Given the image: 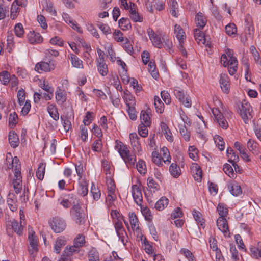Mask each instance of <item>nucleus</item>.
<instances>
[{
	"instance_id": "f257e3e1",
	"label": "nucleus",
	"mask_w": 261,
	"mask_h": 261,
	"mask_svg": "<svg viewBox=\"0 0 261 261\" xmlns=\"http://www.w3.org/2000/svg\"><path fill=\"white\" fill-rule=\"evenodd\" d=\"M147 33L152 44L155 47L161 48L164 46L167 49H170L172 47V42L166 35L164 34L161 37L151 28H148L147 30Z\"/></svg>"
},
{
	"instance_id": "8fccbe9b",
	"label": "nucleus",
	"mask_w": 261,
	"mask_h": 261,
	"mask_svg": "<svg viewBox=\"0 0 261 261\" xmlns=\"http://www.w3.org/2000/svg\"><path fill=\"white\" fill-rule=\"evenodd\" d=\"M226 33L229 36L235 35L237 34V29L234 23H229L225 27Z\"/></svg>"
},
{
	"instance_id": "5fc2aeb1",
	"label": "nucleus",
	"mask_w": 261,
	"mask_h": 261,
	"mask_svg": "<svg viewBox=\"0 0 261 261\" xmlns=\"http://www.w3.org/2000/svg\"><path fill=\"white\" fill-rule=\"evenodd\" d=\"M152 160L153 162L158 166H161L163 165L162 164V157H161L159 153L156 151H153L152 153Z\"/></svg>"
},
{
	"instance_id": "f3484780",
	"label": "nucleus",
	"mask_w": 261,
	"mask_h": 261,
	"mask_svg": "<svg viewBox=\"0 0 261 261\" xmlns=\"http://www.w3.org/2000/svg\"><path fill=\"white\" fill-rule=\"evenodd\" d=\"M28 41L31 43H40L43 41V38L39 33L34 31L30 32L27 34Z\"/></svg>"
},
{
	"instance_id": "0e129e2a",
	"label": "nucleus",
	"mask_w": 261,
	"mask_h": 261,
	"mask_svg": "<svg viewBox=\"0 0 261 261\" xmlns=\"http://www.w3.org/2000/svg\"><path fill=\"white\" fill-rule=\"evenodd\" d=\"M124 41L125 43L123 44L124 49L128 54L132 55L134 53L132 44H131L129 40L127 38H126Z\"/></svg>"
},
{
	"instance_id": "0eeeda50",
	"label": "nucleus",
	"mask_w": 261,
	"mask_h": 261,
	"mask_svg": "<svg viewBox=\"0 0 261 261\" xmlns=\"http://www.w3.org/2000/svg\"><path fill=\"white\" fill-rule=\"evenodd\" d=\"M212 112L219 126L224 129H226L228 127V122L219 110L217 108H213Z\"/></svg>"
},
{
	"instance_id": "f8f14e48",
	"label": "nucleus",
	"mask_w": 261,
	"mask_h": 261,
	"mask_svg": "<svg viewBox=\"0 0 261 261\" xmlns=\"http://www.w3.org/2000/svg\"><path fill=\"white\" fill-rule=\"evenodd\" d=\"M67 242V239L65 236H61L58 237L54 244V251L57 253L59 254L62 248L66 244Z\"/></svg>"
},
{
	"instance_id": "6e6d98bb",
	"label": "nucleus",
	"mask_w": 261,
	"mask_h": 261,
	"mask_svg": "<svg viewBox=\"0 0 261 261\" xmlns=\"http://www.w3.org/2000/svg\"><path fill=\"white\" fill-rule=\"evenodd\" d=\"M179 132L185 141H189L190 140V133L185 125H181L179 127Z\"/></svg>"
},
{
	"instance_id": "bf43d9fd",
	"label": "nucleus",
	"mask_w": 261,
	"mask_h": 261,
	"mask_svg": "<svg viewBox=\"0 0 261 261\" xmlns=\"http://www.w3.org/2000/svg\"><path fill=\"white\" fill-rule=\"evenodd\" d=\"M214 140L220 150H223L225 148V143L223 139L218 135H216L214 137Z\"/></svg>"
},
{
	"instance_id": "de8ad7c7",
	"label": "nucleus",
	"mask_w": 261,
	"mask_h": 261,
	"mask_svg": "<svg viewBox=\"0 0 261 261\" xmlns=\"http://www.w3.org/2000/svg\"><path fill=\"white\" fill-rule=\"evenodd\" d=\"M90 193L92 195L93 199L95 201H97L100 198V191L98 188L95 187L94 183L92 184Z\"/></svg>"
},
{
	"instance_id": "4be33fe9",
	"label": "nucleus",
	"mask_w": 261,
	"mask_h": 261,
	"mask_svg": "<svg viewBox=\"0 0 261 261\" xmlns=\"http://www.w3.org/2000/svg\"><path fill=\"white\" fill-rule=\"evenodd\" d=\"M195 20L197 27H198L200 29H202L204 28L207 22V20L204 15L200 12L195 15Z\"/></svg>"
},
{
	"instance_id": "393cba45",
	"label": "nucleus",
	"mask_w": 261,
	"mask_h": 261,
	"mask_svg": "<svg viewBox=\"0 0 261 261\" xmlns=\"http://www.w3.org/2000/svg\"><path fill=\"white\" fill-rule=\"evenodd\" d=\"M174 33L179 41V44L184 43V40L186 38L185 33L181 27L177 24L174 26Z\"/></svg>"
},
{
	"instance_id": "473e14b6",
	"label": "nucleus",
	"mask_w": 261,
	"mask_h": 261,
	"mask_svg": "<svg viewBox=\"0 0 261 261\" xmlns=\"http://www.w3.org/2000/svg\"><path fill=\"white\" fill-rule=\"evenodd\" d=\"M46 164L44 163H40L38 165V167L36 172V176L37 178L40 180H42L44 178V174L45 172Z\"/></svg>"
},
{
	"instance_id": "39448f33",
	"label": "nucleus",
	"mask_w": 261,
	"mask_h": 261,
	"mask_svg": "<svg viewBox=\"0 0 261 261\" xmlns=\"http://www.w3.org/2000/svg\"><path fill=\"white\" fill-rule=\"evenodd\" d=\"M56 66V62L54 60H50L48 62H40L36 64L35 70L39 73L42 72H49L55 69Z\"/></svg>"
},
{
	"instance_id": "dca6fc26",
	"label": "nucleus",
	"mask_w": 261,
	"mask_h": 261,
	"mask_svg": "<svg viewBox=\"0 0 261 261\" xmlns=\"http://www.w3.org/2000/svg\"><path fill=\"white\" fill-rule=\"evenodd\" d=\"M62 17L64 21L67 24L70 25L73 29L76 30L79 33L82 32L81 28L77 25L76 22L74 21L72 18H71L67 13H63L62 14Z\"/></svg>"
},
{
	"instance_id": "4d7b16f0",
	"label": "nucleus",
	"mask_w": 261,
	"mask_h": 261,
	"mask_svg": "<svg viewBox=\"0 0 261 261\" xmlns=\"http://www.w3.org/2000/svg\"><path fill=\"white\" fill-rule=\"evenodd\" d=\"M193 215L198 224L201 225L203 228L204 227V221L203 219L201 217V214L198 211H193Z\"/></svg>"
},
{
	"instance_id": "a211bd4d",
	"label": "nucleus",
	"mask_w": 261,
	"mask_h": 261,
	"mask_svg": "<svg viewBox=\"0 0 261 261\" xmlns=\"http://www.w3.org/2000/svg\"><path fill=\"white\" fill-rule=\"evenodd\" d=\"M55 98L58 105H62L66 100V92L63 90L58 88L55 92Z\"/></svg>"
},
{
	"instance_id": "13d9d810",
	"label": "nucleus",
	"mask_w": 261,
	"mask_h": 261,
	"mask_svg": "<svg viewBox=\"0 0 261 261\" xmlns=\"http://www.w3.org/2000/svg\"><path fill=\"white\" fill-rule=\"evenodd\" d=\"M89 261H99L98 252L95 249H92L89 252Z\"/></svg>"
},
{
	"instance_id": "4468645a",
	"label": "nucleus",
	"mask_w": 261,
	"mask_h": 261,
	"mask_svg": "<svg viewBox=\"0 0 261 261\" xmlns=\"http://www.w3.org/2000/svg\"><path fill=\"white\" fill-rule=\"evenodd\" d=\"M96 63L97 70L99 74L103 76H106L108 73V69L105 62V60L102 58L101 59H96Z\"/></svg>"
},
{
	"instance_id": "412c9836",
	"label": "nucleus",
	"mask_w": 261,
	"mask_h": 261,
	"mask_svg": "<svg viewBox=\"0 0 261 261\" xmlns=\"http://www.w3.org/2000/svg\"><path fill=\"white\" fill-rule=\"evenodd\" d=\"M249 250L252 257L261 259V242H258L256 246H251Z\"/></svg>"
},
{
	"instance_id": "20e7f679",
	"label": "nucleus",
	"mask_w": 261,
	"mask_h": 261,
	"mask_svg": "<svg viewBox=\"0 0 261 261\" xmlns=\"http://www.w3.org/2000/svg\"><path fill=\"white\" fill-rule=\"evenodd\" d=\"M49 224L55 233H60L63 231L66 227L65 221L61 218L54 217L49 221Z\"/></svg>"
},
{
	"instance_id": "774afa93",
	"label": "nucleus",
	"mask_w": 261,
	"mask_h": 261,
	"mask_svg": "<svg viewBox=\"0 0 261 261\" xmlns=\"http://www.w3.org/2000/svg\"><path fill=\"white\" fill-rule=\"evenodd\" d=\"M14 31L16 35L19 37H22L24 33V29L21 23H18L15 25Z\"/></svg>"
},
{
	"instance_id": "052dcab7",
	"label": "nucleus",
	"mask_w": 261,
	"mask_h": 261,
	"mask_svg": "<svg viewBox=\"0 0 261 261\" xmlns=\"http://www.w3.org/2000/svg\"><path fill=\"white\" fill-rule=\"evenodd\" d=\"M88 185L86 182L84 184L80 183L79 184V188L78 190V193L82 196H85L88 194Z\"/></svg>"
},
{
	"instance_id": "ea45409f",
	"label": "nucleus",
	"mask_w": 261,
	"mask_h": 261,
	"mask_svg": "<svg viewBox=\"0 0 261 261\" xmlns=\"http://www.w3.org/2000/svg\"><path fill=\"white\" fill-rule=\"evenodd\" d=\"M169 172L171 175L175 178L179 177L181 174V170L176 164L172 163L169 167Z\"/></svg>"
},
{
	"instance_id": "1a4fd4ad",
	"label": "nucleus",
	"mask_w": 261,
	"mask_h": 261,
	"mask_svg": "<svg viewBox=\"0 0 261 261\" xmlns=\"http://www.w3.org/2000/svg\"><path fill=\"white\" fill-rule=\"evenodd\" d=\"M132 193L135 203L139 206L142 205L143 197L141 189L137 185L132 186Z\"/></svg>"
},
{
	"instance_id": "e2e57ef3",
	"label": "nucleus",
	"mask_w": 261,
	"mask_h": 261,
	"mask_svg": "<svg viewBox=\"0 0 261 261\" xmlns=\"http://www.w3.org/2000/svg\"><path fill=\"white\" fill-rule=\"evenodd\" d=\"M197 152L198 150L194 146H191L189 147V156L194 161H196L197 159Z\"/></svg>"
},
{
	"instance_id": "f03ea898",
	"label": "nucleus",
	"mask_w": 261,
	"mask_h": 261,
	"mask_svg": "<svg viewBox=\"0 0 261 261\" xmlns=\"http://www.w3.org/2000/svg\"><path fill=\"white\" fill-rule=\"evenodd\" d=\"M70 215L76 224L80 225L84 223L85 213L80 205L72 206L70 210Z\"/></svg>"
},
{
	"instance_id": "4c0bfd02",
	"label": "nucleus",
	"mask_w": 261,
	"mask_h": 261,
	"mask_svg": "<svg viewBox=\"0 0 261 261\" xmlns=\"http://www.w3.org/2000/svg\"><path fill=\"white\" fill-rule=\"evenodd\" d=\"M168 202V198L165 197H162L156 202L155 208L159 211H162L167 206Z\"/></svg>"
},
{
	"instance_id": "338daca9",
	"label": "nucleus",
	"mask_w": 261,
	"mask_h": 261,
	"mask_svg": "<svg viewBox=\"0 0 261 261\" xmlns=\"http://www.w3.org/2000/svg\"><path fill=\"white\" fill-rule=\"evenodd\" d=\"M97 27L105 35L111 33V28L108 24L99 22L97 24Z\"/></svg>"
},
{
	"instance_id": "6e6552de",
	"label": "nucleus",
	"mask_w": 261,
	"mask_h": 261,
	"mask_svg": "<svg viewBox=\"0 0 261 261\" xmlns=\"http://www.w3.org/2000/svg\"><path fill=\"white\" fill-rule=\"evenodd\" d=\"M28 238L30 242V247H29V251L31 254L38 251V241L37 237L35 234V232L31 230L29 231Z\"/></svg>"
},
{
	"instance_id": "aec40b11",
	"label": "nucleus",
	"mask_w": 261,
	"mask_h": 261,
	"mask_svg": "<svg viewBox=\"0 0 261 261\" xmlns=\"http://www.w3.org/2000/svg\"><path fill=\"white\" fill-rule=\"evenodd\" d=\"M217 225L218 229L223 233H226L229 231L227 221L225 218L219 217L217 220Z\"/></svg>"
},
{
	"instance_id": "a18cd8bd",
	"label": "nucleus",
	"mask_w": 261,
	"mask_h": 261,
	"mask_svg": "<svg viewBox=\"0 0 261 261\" xmlns=\"http://www.w3.org/2000/svg\"><path fill=\"white\" fill-rule=\"evenodd\" d=\"M217 210L220 215L219 217L225 218L228 214V209L223 203H219Z\"/></svg>"
},
{
	"instance_id": "69168bd1",
	"label": "nucleus",
	"mask_w": 261,
	"mask_h": 261,
	"mask_svg": "<svg viewBox=\"0 0 261 261\" xmlns=\"http://www.w3.org/2000/svg\"><path fill=\"white\" fill-rule=\"evenodd\" d=\"M66 199L69 201V203L70 205H80L79 199L73 194H69Z\"/></svg>"
},
{
	"instance_id": "c9c22d12",
	"label": "nucleus",
	"mask_w": 261,
	"mask_h": 261,
	"mask_svg": "<svg viewBox=\"0 0 261 261\" xmlns=\"http://www.w3.org/2000/svg\"><path fill=\"white\" fill-rule=\"evenodd\" d=\"M154 106L158 113H162L164 110V105L161 99L157 96L154 97Z\"/></svg>"
},
{
	"instance_id": "37998d69",
	"label": "nucleus",
	"mask_w": 261,
	"mask_h": 261,
	"mask_svg": "<svg viewBox=\"0 0 261 261\" xmlns=\"http://www.w3.org/2000/svg\"><path fill=\"white\" fill-rule=\"evenodd\" d=\"M111 186L108 187V198L109 201H114L116 199L115 194V186L113 182H111Z\"/></svg>"
},
{
	"instance_id": "a878e982",
	"label": "nucleus",
	"mask_w": 261,
	"mask_h": 261,
	"mask_svg": "<svg viewBox=\"0 0 261 261\" xmlns=\"http://www.w3.org/2000/svg\"><path fill=\"white\" fill-rule=\"evenodd\" d=\"M151 113V110L148 108L147 110L142 111L140 114V119L141 120V122L144 123L147 126H149L151 121H150V114Z\"/></svg>"
},
{
	"instance_id": "9d476101",
	"label": "nucleus",
	"mask_w": 261,
	"mask_h": 261,
	"mask_svg": "<svg viewBox=\"0 0 261 261\" xmlns=\"http://www.w3.org/2000/svg\"><path fill=\"white\" fill-rule=\"evenodd\" d=\"M136 5L130 2L129 9V17L134 22H141L143 21V17L136 11Z\"/></svg>"
},
{
	"instance_id": "5701e85b",
	"label": "nucleus",
	"mask_w": 261,
	"mask_h": 261,
	"mask_svg": "<svg viewBox=\"0 0 261 261\" xmlns=\"http://www.w3.org/2000/svg\"><path fill=\"white\" fill-rule=\"evenodd\" d=\"M47 110L50 116L55 120L57 121L59 118V114L55 104L48 103Z\"/></svg>"
},
{
	"instance_id": "bb28decb",
	"label": "nucleus",
	"mask_w": 261,
	"mask_h": 261,
	"mask_svg": "<svg viewBox=\"0 0 261 261\" xmlns=\"http://www.w3.org/2000/svg\"><path fill=\"white\" fill-rule=\"evenodd\" d=\"M122 159L127 165V166H134L136 163V158L134 154H131L130 151L126 155L122 157Z\"/></svg>"
},
{
	"instance_id": "f704fd0d",
	"label": "nucleus",
	"mask_w": 261,
	"mask_h": 261,
	"mask_svg": "<svg viewBox=\"0 0 261 261\" xmlns=\"http://www.w3.org/2000/svg\"><path fill=\"white\" fill-rule=\"evenodd\" d=\"M247 147L249 150L254 154H257L259 152L258 143L255 141L249 139L247 143Z\"/></svg>"
},
{
	"instance_id": "c756f323",
	"label": "nucleus",
	"mask_w": 261,
	"mask_h": 261,
	"mask_svg": "<svg viewBox=\"0 0 261 261\" xmlns=\"http://www.w3.org/2000/svg\"><path fill=\"white\" fill-rule=\"evenodd\" d=\"M130 224L133 230H137L139 228V221L134 212H129L128 214Z\"/></svg>"
},
{
	"instance_id": "09e8293b",
	"label": "nucleus",
	"mask_w": 261,
	"mask_h": 261,
	"mask_svg": "<svg viewBox=\"0 0 261 261\" xmlns=\"http://www.w3.org/2000/svg\"><path fill=\"white\" fill-rule=\"evenodd\" d=\"M169 4L171 8L170 13L172 16L177 17L178 4L176 0H169Z\"/></svg>"
},
{
	"instance_id": "7ed1b4c3",
	"label": "nucleus",
	"mask_w": 261,
	"mask_h": 261,
	"mask_svg": "<svg viewBox=\"0 0 261 261\" xmlns=\"http://www.w3.org/2000/svg\"><path fill=\"white\" fill-rule=\"evenodd\" d=\"M252 109L250 105L246 100H243L240 108V114L245 123H248V119L252 118Z\"/></svg>"
},
{
	"instance_id": "49530a36",
	"label": "nucleus",
	"mask_w": 261,
	"mask_h": 261,
	"mask_svg": "<svg viewBox=\"0 0 261 261\" xmlns=\"http://www.w3.org/2000/svg\"><path fill=\"white\" fill-rule=\"evenodd\" d=\"M11 80V75L7 71H3L0 73V81L5 85H7Z\"/></svg>"
},
{
	"instance_id": "ddd939ff",
	"label": "nucleus",
	"mask_w": 261,
	"mask_h": 261,
	"mask_svg": "<svg viewBox=\"0 0 261 261\" xmlns=\"http://www.w3.org/2000/svg\"><path fill=\"white\" fill-rule=\"evenodd\" d=\"M219 83L222 91L228 93L229 91V80L226 74H221L220 76Z\"/></svg>"
},
{
	"instance_id": "79ce46f5",
	"label": "nucleus",
	"mask_w": 261,
	"mask_h": 261,
	"mask_svg": "<svg viewBox=\"0 0 261 261\" xmlns=\"http://www.w3.org/2000/svg\"><path fill=\"white\" fill-rule=\"evenodd\" d=\"M193 169L194 170L193 177L195 180L198 182L200 181L201 180L202 174L201 169L197 164H195V166H193Z\"/></svg>"
},
{
	"instance_id": "864d4df0",
	"label": "nucleus",
	"mask_w": 261,
	"mask_h": 261,
	"mask_svg": "<svg viewBox=\"0 0 261 261\" xmlns=\"http://www.w3.org/2000/svg\"><path fill=\"white\" fill-rule=\"evenodd\" d=\"M228 162L231 163L236 170V167H238L237 163L239 161V156L236 154L234 152L230 153V154L227 155Z\"/></svg>"
},
{
	"instance_id": "58836bf2",
	"label": "nucleus",
	"mask_w": 261,
	"mask_h": 261,
	"mask_svg": "<svg viewBox=\"0 0 261 261\" xmlns=\"http://www.w3.org/2000/svg\"><path fill=\"white\" fill-rule=\"evenodd\" d=\"M194 37L198 44H204L205 42V39L204 35L200 29H195L194 31Z\"/></svg>"
},
{
	"instance_id": "9b49d317",
	"label": "nucleus",
	"mask_w": 261,
	"mask_h": 261,
	"mask_svg": "<svg viewBox=\"0 0 261 261\" xmlns=\"http://www.w3.org/2000/svg\"><path fill=\"white\" fill-rule=\"evenodd\" d=\"M129 139L133 150L135 152L140 153L141 151V146L137 134L136 133H130Z\"/></svg>"
},
{
	"instance_id": "cd10ccee",
	"label": "nucleus",
	"mask_w": 261,
	"mask_h": 261,
	"mask_svg": "<svg viewBox=\"0 0 261 261\" xmlns=\"http://www.w3.org/2000/svg\"><path fill=\"white\" fill-rule=\"evenodd\" d=\"M9 141L12 147L16 148L19 145V139L18 135L14 131H11L9 135Z\"/></svg>"
},
{
	"instance_id": "c03bdc74",
	"label": "nucleus",
	"mask_w": 261,
	"mask_h": 261,
	"mask_svg": "<svg viewBox=\"0 0 261 261\" xmlns=\"http://www.w3.org/2000/svg\"><path fill=\"white\" fill-rule=\"evenodd\" d=\"M12 168H14V174H21V165L19 163V160L18 158L15 156L12 159Z\"/></svg>"
},
{
	"instance_id": "3c124183",
	"label": "nucleus",
	"mask_w": 261,
	"mask_h": 261,
	"mask_svg": "<svg viewBox=\"0 0 261 261\" xmlns=\"http://www.w3.org/2000/svg\"><path fill=\"white\" fill-rule=\"evenodd\" d=\"M250 50L255 62L258 64L261 65L260 56L256 48L254 46L252 45L250 46Z\"/></svg>"
},
{
	"instance_id": "72a5a7b5",
	"label": "nucleus",
	"mask_w": 261,
	"mask_h": 261,
	"mask_svg": "<svg viewBox=\"0 0 261 261\" xmlns=\"http://www.w3.org/2000/svg\"><path fill=\"white\" fill-rule=\"evenodd\" d=\"M69 58L71 60L72 65L77 68H83V61L80 60L76 55L71 54Z\"/></svg>"
},
{
	"instance_id": "b1692460",
	"label": "nucleus",
	"mask_w": 261,
	"mask_h": 261,
	"mask_svg": "<svg viewBox=\"0 0 261 261\" xmlns=\"http://www.w3.org/2000/svg\"><path fill=\"white\" fill-rule=\"evenodd\" d=\"M115 143V148L117 149L121 158L124 155H126V153H129V150L127 146L124 145L122 142L116 140Z\"/></svg>"
},
{
	"instance_id": "603ef678",
	"label": "nucleus",
	"mask_w": 261,
	"mask_h": 261,
	"mask_svg": "<svg viewBox=\"0 0 261 261\" xmlns=\"http://www.w3.org/2000/svg\"><path fill=\"white\" fill-rule=\"evenodd\" d=\"M18 122V116L14 112L11 113L9 118V124L10 127L13 128L15 126Z\"/></svg>"
},
{
	"instance_id": "423d86ee",
	"label": "nucleus",
	"mask_w": 261,
	"mask_h": 261,
	"mask_svg": "<svg viewBox=\"0 0 261 261\" xmlns=\"http://www.w3.org/2000/svg\"><path fill=\"white\" fill-rule=\"evenodd\" d=\"M174 94L182 104L187 108L191 106V101L188 96L186 95L182 89L176 87L174 90Z\"/></svg>"
},
{
	"instance_id": "a19ab883",
	"label": "nucleus",
	"mask_w": 261,
	"mask_h": 261,
	"mask_svg": "<svg viewBox=\"0 0 261 261\" xmlns=\"http://www.w3.org/2000/svg\"><path fill=\"white\" fill-rule=\"evenodd\" d=\"M228 188L229 191L233 196H237L242 193L241 187L237 183L231 184L229 186Z\"/></svg>"
},
{
	"instance_id": "2eb2a0df",
	"label": "nucleus",
	"mask_w": 261,
	"mask_h": 261,
	"mask_svg": "<svg viewBox=\"0 0 261 261\" xmlns=\"http://www.w3.org/2000/svg\"><path fill=\"white\" fill-rule=\"evenodd\" d=\"M122 98L127 106V108L136 106L135 98L128 90H125L123 92Z\"/></svg>"
},
{
	"instance_id": "7c9ffc66",
	"label": "nucleus",
	"mask_w": 261,
	"mask_h": 261,
	"mask_svg": "<svg viewBox=\"0 0 261 261\" xmlns=\"http://www.w3.org/2000/svg\"><path fill=\"white\" fill-rule=\"evenodd\" d=\"M10 222L11 224L12 228L13 230L18 235H21L23 232V226L22 225V221H20V223L17 222V221L13 219V220H10Z\"/></svg>"
},
{
	"instance_id": "c85d7f7f",
	"label": "nucleus",
	"mask_w": 261,
	"mask_h": 261,
	"mask_svg": "<svg viewBox=\"0 0 261 261\" xmlns=\"http://www.w3.org/2000/svg\"><path fill=\"white\" fill-rule=\"evenodd\" d=\"M80 251V249L74 245L67 246L65 248L63 253V256H68L71 257L73 254L77 253Z\"/></svg>"
},
{
	"instance_id": "680f3d73",
	"label": "nucleus",
	"mask_w": 261,
	"mask_h": 261,
	"mask_svg": "<svg viewBox=\"0 0 261 261\" xmlns=\"http://www.w3.org/2000/svg\"><path fill=\"white\" fill-rule=\"evenodd\" d=\"M138 172L140 174H145L146 172V165L144 161L140 160L136 165Z\"/></svg>"
},
{
	"instance_id": "e433bc0d",
	"label": "nucleus",
	"mask_w": 261,
	"mask_h": 261,
	"mask_svg": "<svg viewBox=\"0 0 261 261\" xmlns=\"http://www.w3.org/2000/svg\"><path fill=\"white\" fill-rule=\"evenodd\" d=\"M119 27L123 30H128L131 29L132 26L129 19L121 18L118 21Z\"/></svg>"
},
{
	"instance_id": "6ab92c4d",
	"label": "nucleus",
	"mask_w": 261,
	"mask_h": 261,
	"mask_svg": "<svg viewBox=\"0 0 261 261\" xmlns=\"http://www.w3.org/2000/svg\"><path fill=\"white\" fill-rule=\"evenodd\" d=\"M22 177L20 174H14L12 184L16 194L19 193L22 190Z\"/></svg>"
},
{
	"instance_id": "2f4dec72",
	"label": "nucleus",
	"mask_w": 261,
	"mask_h": 261,
	"mask_svg": "<svg viewBox=\"0 0 261 261\" xmlns=\"http://www.w3.org/2000/svg\"><path fill=\"white\" fill-rule=\"evenodd\" d=\"M85 236L83 234H79L74 238L73 240V245L80 249L85 244Z\"/></svg>"
}]
</instances>
